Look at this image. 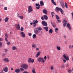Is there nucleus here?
Segmentation results:
<instances>
[{
  "label": "nucleus",
  "mask_w": 73,
  "mask_h": 73,
  "mask_svg": "<svg viewBox=\"0 0 73 73\" xmlns=\"http://www.w3.org/2000/svg\"><path fill=\"white\" fill-rule=\"evenodd\" d=\"M36 24H34L33 25V27H36Z\"/></svg>",
  "instance_id": "56"
},
{
  "label": "nucleus",
  "mask_w": 73,
  "mask_h": 73,
  "mask_svg": "<svg viewBox=\"0 0 73 73\" xmlns=\"http://www.w3.org/2000/svg\"><path fill=\"white\" fill-rule=\"evenodd\" d=\"M5 40L6 41H8V39L7 38H5Z\"/></svg>",
  "instance_id": "61"
},
{
  "label": "nucleus",
  "mask_w": 73,
  "mask_h": 73,
  "mask_svg": "<svg viewBox=\"0 0 73 73\" xmlns=\"http://www.w3.org/2000/svg\"><path fill=\"white\" fill-rule=\"evenodd\" d=\"M51 2L52 3V4L54 5H56V2H54V0H51Z\"/></svg>",
  "instance_id": "20"
},
{
  "label": "nucleus",
  "mask_w": 73,
  "mask_h": 73,
  "mask_svg": "<svg viewBox=\"0 0 73 73\" xmlns=\"http://www.w3.org/2000/svg\"><path fill=\"white\" fill-rule=\"evenodd\" d=\"M32 47L34 48H37V46L35 44H33L32 45Z\"/></svg>",
  "instance_id": "25"
},
{
  "label": "nucleus",
  "mask_w": 73,
  "mask_h": 73,
  "mask_svg": "<svg viewBox=\"0 0 73 73\" xmlns=\"http://www.w3.org/2000/svg\"><path fill=\"white\" fill-rule=\"evenodd\" d=\"M68 28L69 29H70V30L72 29V28H71V27H70V26L69 27H68Z\"/></svg>",
  "instance_id": "58"
},
{
  "label": "nucleus",
  "mask_w": 73,
  "mask_h": 73,
  "mask_svg": "<svg viewBox=\"0 0 73 73\" xmlns=\"http://www.w3.org/2000/svg\"><path fill=\"white\" fill-rule=\"evenodd\" d=\"M5 52H8V50L7 49H5Z\"/></svg>",
  "instance_id": "53"
},
{
  "label": "nucleus",
  "mask_w": 73,
  "mask_h": 73,
  "mask_svg": "<svg viewBox=\"0 0 73 73\" xmlns=\"http://www.w3.org/2000/svg\"><path fill=\"white\" fill-rule=\"evenodd\" d=\"M15 72L17 73H19L20 72V69H16L15 70Z\"/></svg>",
  "instance_id": "15"
},
{
  "label": "nucleus",
  "mask_w": 73,
  "mask_h": 73,
  "mask_svg": "<svg viewBox=\"0 0 73 73\" xmlns=\"http://www.w3.org/2000/svg\"><path fill=\"white\" fill-rule=\"evenodd\" d=\"M20 69L21 72H23V71L24 70V69L23 68H21Z\"/></svg>",
  "instance_id": "39"
},
{
  "label": "nucleus",
  "mask_w": 73,
  "mask_h": 73,
  "mask_svg": "<svg viewBox=\"0 0 73 73\" xmlns=\"http://www.w3.org/2000/svg\"><path fill=\"white\" fill-rule=\"evenodd\" d=\"M17 16L18 17H19L20 16V15H19V14L17 13Z\"/></svg>",
  "instance_id": "48"
},
{
  "label": "nucleus",
  "mask_w": 73,
  "mask_h": 73,
  "mask_svg": "<svg viewBox=\"0 0 73 73\" xmlns=\"http://www.w3.org/2000/svg\"><path fill=\"white\" fill-rule=\"evenodd\" d=\"M40 6H38V7H36V9H40Z\"/></svg>",
  "instance_id": "37"
},
{
  "label": "nucleus",
  "mask_w": 73,
  "mask_h": 73,
  "mask_svg": "<svg viewBox=\"0 0 73 73\" xmlns=\"http://www.w3.org/2000/svg\"><path fill=\"white\" fill-rule=\"evenodd\" d=\"M23 29H24V28H23V27H21V31H23Z\"/></svg>",
  "instance_id": "45"
},
{
  "label": "nucleus",
  "mask_w": 73,
  "mask_h": 73,
  "mask_svg": "<svg viewBox=\"0 0 73 73\" xmlns=\"http://www.w3.org/2000/svg\"><path fill=\"white\" fill-rule=\"evenodd\" d=\"M33 23H34V24H36L38 23V21L37 20H33Z\"/></svg>",
  "instance_id": "23"
},
{
  "label": "nucleus",
  "mask_w": 73,
  "mask_h": 73,
  "mask_svg": "<svg viewBox=\"0 0 73 73\" xmlns=\"http://www.w3.org/2000/svg\"><path fill=\"white\" fill-rule=\"evenodd\" d=\"M56 48L58 50H61V47L60 46H56Z\"/></svg>",
  "instance_id": "16"
},
{
  "label": "nucleus",
  "mask_w": 73,
  "mask_h": 73,
  "mask_svg": "<svg viewBox=\"0 0 73 73\" xmlns=\"http://www.w3.org/2000/svg\"><path fill=\"white\" fill-rule=\"evenodd\" d=\"M39 50V48H36V50Z\"/></svg>",
  "instance_id": "59"
},
{
  "label": "nucleus",
  "mask_w": 73,
  "mask_h": 73,
  "mask_svg": "<svg viewBox=\"0 0 73 73\" xmlns=\"http://www.w3.org/2000/svg\"><path fill=\"white\" fill-rule=\"evenodd\" d=\"M35 61V60L34 59H31V62H32V63H33Z\"/></svg>",
  "instance_id": "34"
},
{
  "label": "nucleus",
  "mask_w": 73,
  "mask_h": 73,
  "mask_svg": "<svg viewBox=\"0 0 73 73\" xmlns=\"http://www.w3.org/2000/svg\"><path fill=\"white\" fill-rule=\"evenodd\" d=\"M64 27H66V23H64L63 24Z\"/></svg>",
  "instance_id": "42"
},
{
  "label": "nucleus",
  "mask_w": 73,
  "mask_h": 73,
  "mask_svg": "<svg viewBox=\"0 0 73 73\" xmlns=\"http://www.w3.org/2000/svg\"><path fill=\"white\" fill-rule=\"evenodd\" d=\"M5 56V54H2V56H3V57H4V56Z\"/></svg>",
  "instance_id": "62"
},
{
  "label": "nucleus",
  "mask_w": 73,
  "mask_h": 73,
  "mask_svg": "<svg viewBox=\"0 0 73 73\" xmlns=\"http://www.w3.org/2000/svg\"><path fill=\"white\" fill-rule=\"evenodd\" d=\"M43 12L44 13L46 14V15H47V11L45 9H44L43 11Z\"/></svg>",
  "instance_id": "13"
},
{
  "label": "nucleus",
  "mask_w": 73,
  "mask_h": 73,
  "mask_svg": "<svg viewBox=\"0 0 73 73\" xmlns=\"http://www.w3.org/2000/svg\"><path fill=\"white\" fill-rule=\"evenodd\" d=\"M21 68H23L24 69H27L28 68V65L26 64H23L22 66H21Z\"/></svg>",
  "instance_id": "4"
},
{
  "label": "nucleus",
  "mask_w": 73,
  "mask_h": 73,
  "mask_svg": "<svg viewBox=\"0 0 73 73\" xmlns=\"http://www.w3.org/2000/svg\"><path fill=\"white\" fill-rule=\"evenodd\" d=\"M40 6H42V5H44V2L42 1H41L40 2Z\"/></svg>",
  "instance_id": "21"
},
{
  "label": "nucleus",
  "mask_w": 73,
  "mask_h": 73,
  "mask_svg": "<svg viewBox=\"0 0 73 73\" xmlns=\"http://www.w3.org/2000/svg\"><path fill=\"white\" fill-rule=\"evenodd\" d=\"M23 73H28V72H27V71H24L23 72Z\"/></svg>",
  "instance_id": "55"
},
{
  "label": "nucleus",
  "mask_w": 73,
  "mask_h": 73,
  "mask_svg": "<svg viewBox=\"0 0 73 73\" xmlns=\"http://www.w3.org/2000/svg\"><path fill=\"white\" fill-rule=\"evenodd\" d=\"M70 24H69V23H68L67 25V27H70Z\"/></svg>",
  "instance_id": "40"
},
{
  "label": "nucleus",
  "mask_w": 73,
  "mask_h": 73,
  "mask_svg": "<svg viewBox=\"0 0 73 73\" xmlns=\"http://www.w3.org/2000/svg\"><path fill=\"white\" fill-rule=\"evenodd\" d=\"M8 20H9V18L7 17L5 19L4 21L6 23H7L8 21Z\"/></svg>",
  "instance_id": "14"
},
{
  "label": "nucleus",
  "mask_w": 73,
  "mask_h": 73,
  "mask_svg": "<svg viewBox=\"0 0 73 73\" xmlns=\"http://www.w3.org/2000/svg\"><path fill=\"white\" fill-rule=\"evenodd\" d=\"M60 11V12H61L62 14V15L64 14V11H63V10H62V9H61V8H59L58 7H56V12H58V11Z\"/></svg>",
  "instance_id": "2"
},
{
  "label": "nucleus",
  "mask_w": 73,
  "mask_h": 73,
  "mask_svg": "<svg viewBox=\"0 0 73 73\" xmlns=\"http://www.w3.org/2000/svg\"><path fill=\"white\" fill-rule=\"evenodd\" d=\"M50 69L52 70L54 69V66H52L50 68Z\"/></svg>",
  "instance_id": "35"
},
{
  "label": "nucleus",
  "mask_w": 73,
  "mask_h": 73,
  "mask_svg": "<svg viewBox=\"0 0 73 73\" xmlns=\"http://www.w3.org/2000/svg\"><path fill=\"white\" fill-rule=\"evenodd\" d=\"M57 21L58 22V23H61V21H60V20L58 19Z\"/></svg>",
  "instance_id": "51"
},
{
  "label": "nucleus",
  "mask_w": 73,
  "mask_h": 73,
  "mask_svg": "<svg viewBox=\"0 0 73 73\" xmlns=\"http://www.w3.org/2000/svg\"><path fill=\"white\" fill-rule=\"evenodd\" d=\"M55 16L56 17L57 20H60V18H59V17H58V16L57 15H55Z\"/></svg>",
  "instance_id": "26"
},
{
  "label": "nucleus",
  "mask_w": 73,
  "mask_h": 73,
  "mask_svg": "<svg viewBox=\"0 0 73 73\" xmlns=\"http://www.w3.org/2000/svg\"><path fill=\"white\" fill-rule=\"evenodd\" d=\"M65 7L66 8H68V5H67V3H66L65 2Z\"/></svg>",
  "instance_id": "32"
},
{
  "label": "nucleus",
  "mask_w": 73,
  "mask_h": 73,
  "mask_svg": "<svg viewBox=\"0 0 73 73\" xmlns=\"http://www.w3.org/2000/svg\"><path fill=\"white\" fill-rule=\"evenodd\" d=\"M32 71L33 73H36V72L35 71V70H32Z\"/></svg>",
  "instance_id": "44"
},
{
  "label": "nucleus",
  "mask_w": 73,
  "mask_h": 73,
  "mask_svg": "<svg viewBox=\"0 0 73 73\" xmlns=\"http://www.w3.org/2000/svg\"><path fill=\"white\" fill-rule=\"evenodd\" d=\"M67 23V21H66V19L63 20V23Z\"/></svg>",
  "instance_id": "33"
},
{
  "label": "nucleus",
  "mask_w": 73,
  "mask_h": 73,
  "mask_svg": "<svg viewBox=\"0 0 73 73\" xmlns=\"http://www.w3.org/2000/svg\"><path fill=\"white\" fill-rule=\"evenodd\" d=\"M60 5L62 6V8H64L65 7V6H64V3L62 2L60 3Z\"/></svg>",
  "instance_id": "22"
},
{
  "label": "nucleus",
  "mask_w": 73,
  "mask_h": 73,
  "mask_svg": "<svg viewBox=\"0 0 73 73\" xmlns=\"http://www.w3.org/2000/svg\"><path fill=\"white\" fill-rule=\"evenodd\" d=\"M37 61L38 62H40L42 63H44L45 62V60L42 57H40L37 59Z\"/></svg>",
  "instance_id": "1"
},
{
  "label": "nucleus",
  "mask_w": 73,
  "mask_h": 73,
  "mask_svg": "<svg viewBox=\"0 0 73 73\" xmlns=\"http://www.w3.org/2000/svg\"><path fill=\"white\" fill-rule=\"evenodd\" d=\"M4 9L5 10V11H7V7H5L4 8Z\"/></svg>",
  "instance_id": "46"
},
{
  "label": "nucleus",
  "mask_w": 73,
  "mask_h": 73,
  "mask_svg": "<svg viewBox=\"0 0 73 73\" xmlns=\"http://www.w3.org/2000/svg\"><path fill=\"white\" fill-rule=\"evenodd\" d=\"M37 29L39 31V32H40V31L42 30V28L40 27H39L37 28Z\"/></svg>",
  "instance_id": "24"
},
{
  "label": "nucleus",
  "mask_w": 73,
  "mask_h": 73,
  "mask_svg": "<svg viewBox=\"0 0 73 73\" xmlns=\"http://www.w3.org/2000/svg\"><path fill=\"white\" fill-rule=\"evenodd\" d=\"M3 39L1 38H0V41H3Z\"/></svg>",
  "instance_id": "63"
},
{
  "label": "nucleus",
  "mask_w": 73,
  "mask_h": 73,
  "mask_svg": "<svg viewBox=\"0 0 73 73\" xmlns=\"http://www.w3.org/2000/svg\"><path fill=\"white\" fill-rule=\"evenodd\" d=\"M35 5L36 7H37V6H40V4L37 3H36L35 4Z\"/></svg>",
  "instance_id": "41"
},
{
  "label": "nucleus",
  "mask_w": 73,
  "mask_h": 73,
  "mask_svg": "<svg viewBox=\"0 0 73 73\" xmlns=\"http://www.w3.org/2000/svg\"><path fill=\"white\" fill-rule=\"evenodd\" d=\"M69 48H70V49H71V48H72V47H71V46L70 45H69Z\"/></svg>",
  "instance_id": "57"
},
{
  "label": "nucleus",
  "mask_w": 73,
  "mask_h": 73,
  "mask_svg": "<svg viewBox=\"0 0 73 73\" xmlns=\"http://www.w3.org/2000/svg\"><path fill=\"white\" fill-rule=\"evenodd\" d=\"M52 26H53V27H54V28L55 27H56V26L55 25H52Z\"/></svg>",
  "instance_id": "60"
},
{
  "label": "nucleus",
  "mask_w": 73,
  "mask_h": 73,
  "mask_svg": "<svg viewBox=\"0 0 73 73\" xmlns=\"http://www.w3.org/2000/svg\"><path fill=\"white\" fill-rule=\"evenodd\" d=\"M28 9V13H30V12H32L33 11V9H32V6H29Z\"/></svg>",
  "instance_id": "5"
},
{
  "label": "nucleus",
  "mask_w": 73,
  "mask_h": 73,
  "mask_svg": "<svg viewBox=\"0 0 73 73\" xmlns=\"http://www.w3.org/2000/svg\"><path fill=\"white\" fill-rule=\"evenodd\" d=\"M19 17V18H20L21 19H23L24 18V17L23 16H20Z\"/></svg>",
  "instance_id": "36"
},
{
  "label": "nucleus",
  "mask_w": 73,
  "mask_h": 73,
  "mask_svg": "<svg viewBox=\"0 0 73 73\" xmlns=\"http://www.w3.org/2000/svg\"><path fill=\"white\" fill-rule=\"evenodd\" d=\"M46 58H47L46 56H45L44 57V60H46Z\"/></svg>",
  "instance_id": "49"
},
{
  "label": "nucleus",
  "mask_w": 73,
  "mask_h": 73,
  "mask_svg": "<svg viewBox=\"0 0 73 73\" xmlns=\"http://www.w3.org/2000/svg\"><path fill=\"white\" fill-rule=\"evenodd\" d=\"M12 49L13 50H17V48L15 46H13L12 47Z\"/></svg>",
  "instance_id": "17"
},
{
  "label": "nucleus",
  "mask_w": 73,
  "mask_h": 73,
  "mask_svg": "<svg viewBox=\"0 0 73 73\" xmlns=\"http://www.w3.org/2000/svg\"><path fill=\"white\" fill-rule=\"evenodd\" d=\"M63 57L67 61H69V56L66 55V54H64L63 55Z\"/></svg>",
  "instance_id": "3"
},
{
  "label": "nucleus",
  "mask_w": 73,
  "mask_h": 73,
  "mask_svg": "<svg viewBox=\"0 0 73 73\" xmlns=\"http://www.w3.org/2000/svg\"><path fill=\"white\" fill-rule=\"evenodd\" d=\"M16 28L17 30H19L20 29V25L19 24L16 25Z\"/></svg>",
  "instance_id": "10"
},
{
  "label": "nucleus",
  "mask_w": 73,
  "mask_h": 73,
  "mask_svg": "<svg viewBox=\"0 0 73 73\" xmlns=\"http://www.w3.org/2000/svg\"><path fill=\"white\" fill-rule=\"evenodd\" d=\"M41 54V52L40 51H39L38 52L37 54H36V58H37L40 55V54Z\"/></svg>",
  "instance_id": "9"
},
{
  "label": "nucleus",
  "mask_w": 73,
  "mask_h": 73,
  "mask_svg": "<svg viewBox=\"0 0 73 73\" xmlns=\"http://www.w3.org/2000/svg\"><path fill=\"white\" fill-rule=\"evenodd\" d=\"M43 28L44 29L46 30V32H48V27H43Z\"/></svg>",
  "instance_id": "12"
},
{
  "label": "nucleus",
  "mask_w": 73,
  "mask_h": 73,
  "mask_svg": "<svg viewBox=\"0 0 73 73\" xmlns=\"http://www.w3.org/2000/svg\"><path fill=\"white\" fill-rule=\"evenodd\" d=\"M34 33L35 34H39L40 31L37 29V28H35L34 29Z\"/></svg>",
  "instance_id": "6"
},
{
  "label": "nucleus",
  "mask_w": 73,
  "mask_h": 73,
  "mask_svg": "<svg viewBox=\"0 0 73 73\" xmlns=\"http://www.w3.org/2000/svg\"><path fill=\"white\" fill-rule=\"evenodd\" d=\"M28 34L29 36H32V33H28Z\"/></svg>",
  "instance_id": "47"
},
{
  "label": "nucleus",
  "mask_w": 73,
  "mask_h": 73,
  "mask_svg": "<svg viewBox=\"0 0 73 73\" xmlns=\"http://www.w3.org/2000/svg\"><path fill=\"white\" fill-rule=\"evenodd\" d=\"M3 70L5 72H8V67H6L5 68H3Z\"/></svg>",
  "instance_id": "8"
},
{
  "label": "nucleus",
  "mask_w": 73,
  "mask_h": 73,
  "mask_svg": "<svg viewBox=\"0 0 73 73\" xmlns=\"http://www.w3.org/2000/svg\"><path fill=\"white\" fill-rule=\"evenodd\" d=\"M30 24L31 25H32L33 24H34V23H33H33H30Z\"/></svg>",
  "instance_id": "64"
},
{
  "label": "nucleus",
  "mask_w": 73,
  "mask_h": 73,
  "mask_svg": "<svg viewBox=\"0 0 73 73\" xmlns=\"http://www.w3.org/2000/svg\"><path fill=\"white\" fill-rule=\"evenodd\" d=\"M31 61V58H30L28 60V63H30Z\"/></svg>",
  "instance_id": "27"
},
{
  "label": "nucleus",
  "mask_w": 73,
  "mask_h": 73,
  "mask_svg": "<svg viewBox=\"0 0 73 73\" xmlns=\"http://www.w3.org/2000/svg\"><path fill=\"white\" fill-rule=\"evenodd\" d=\"M63 37H64V38L66 39V36H65V35H64Z\"/></svg>",
  "instance_id": "50"
},
{
  "label": "nucleus",
  "mask_w": 73,
  "mask_h": 73,
  "mask_svg": "<svg viewBox=\"0 0 73 73\" xmlns=\"http://www.w3.org/2000/svg\"><path fill=\"white\" fill-rule=\"evenodd\" d=\"M41 19L42 20H44V17H43L42 16L41 17Z\"/></svg>",
  "instance_id": "52"
},
{
  "label": "nucleus",
  "mask_w": 73,
  "mask_h": 73,
  "mask_svg": "<svg viewBox=\"0 0 73 73\" xmlns=\"http://www.w3.org/2000/svg\"><path fill=\"white\" fill-rule=\"evenodd\" d=\"M20 34L23 37H25V33L23 32H21Z\"/></svg>",
  "instance_id": "11"
},
{
  "label": "nucleus",
  "mask_w": 73,
  "mask_h": 73,
  "mask_svg": "<svg viewBox=\"0 0 73 73\" xmlns=\"http://www.w3.org/2000/svg\"><path fill=\"white\" fill-rule=\"evenodd\" d=\"M72 72V70L71 69H68V73H71Z\"/></svg>",
  "instance_id": "28"
},
{
  "label": "nucleus",
  "mask_w": 73,
  "mask_h": 73,
  "mask_svg": "<svg viewBox=\"0 0 73 73\" xmlns=\"http://www.w3.org/2000/svg\"><path fill=\"white\" fill-rule=\"evenodd\" d=\"M64 65L63 64L61 66V68H64Z\"/></svg>",
  "instance_id": "54"
},
{
  "label": "nucleus",
  "mask_w": 73,
  "mask_h": 73,
  "mask_svg": "<svg viewBox=\"0 0 73 73\" xmlns=\"http://www.w3.org/2000/svg\"><path fill=\"white\" fill-rule=\"evenodd\" d=\"M4 61H5V62H9V60H8V58H5L4 59Z\"/></svg>",
  "instance_id": "19"
},
{
  "label": "nucleus",
  "mask_w": 73,
  "mask_h": 73,
  "mask_svg": "<svg viewBox=\"0 0 73 73\" xmlns=\"http://www.w3.org/2000/svg\"><path fill=\"white\" fill-rule=\"evenodd\" d=\"M43 17L45 20H48V16H46V15H44L43 16Z\"/></svg>",
  "instance_id": "18"
},
{
  "label": "nucleus",
  "mask_w": 73,
  "mask_h": 73,
  "mask_svg": "<svg viewBox=\"0 0 73 73\" xmlns=\"http://www.w3.org/2000/svg\"><path fill=\"white\" fill-rule=\"evenodd\" d=\"M42 24L43 26H48V24H47V23L46 22H45L44 21H43L42 22Z\"/></svg>",
  "instance_id": "7"
},
{
  "label": "nucleus",
  "mask_w": 73,
  "mask_h": 73,
  "mask_svg": "<svg viewBox=\"0 0 73 73\" xmlns=\"http://www.w3.org/2000/svg\"><path fill=\"white\" fill-rule=\"evenodd\" d=\"M33 38H35L36 37V35L35 34H34L33 35Z\"/></svg>",
  "instance_id": "30"
},
{
  "label": "nucleus",
  "mask_w": 73,
  "mask_h": 73,
  "mask_svg": "<svg viewBox=\"0 0 73 73\" xmlns=\"http://www.w3.org/2000/svg\"><path fill=\"white\" fill-rule=\"evenodd\" d=\"M58 28H56L55 29L54 31H55V32H56V33H57V32H58Z\"/></svg>",
  "instance_id": "29"
},
{
  "label": "nucleus",
  "mask_w": 73,
  "mask_h": 73,
  "mask_svg": "<svg viewBox=\"0 0 73 73\" xmlns=\"http://www.w3.org/2000/svg\"><path fill=\"white\" fill-rule=\"evenodd\" d=\"M49 32L50 33H52V32H53V30H52V29H50Z\"/></svg>",
  "instance_id": "31"
},
{
  "label": "nucleus",
  "mask_w": 73,
  "mask_h": 73,
  "mask_svg": "<svg viewBox=\"0 0 73 73\" xmlns=\"http://www.w3.org/2000/svg\"><path fill=\"white\" fill-rule=\"evenodd\" d=\"M5 36L7 38H8V35H7V34H5Z\"/></svg>",
  "instance_id": "43"
},
{
  "label": "nucleus",
  "mask_w": 73,
  "mask_h": 73,
  "mask_svg": "<svg viewBox=\"0 0 73 73\" xmlns=\"http://www.w3.org/2000/svg\"><path fill=\"white\" fill-rule=\"evenodd\" d=\"M62 60H63V62H64V63H65L66 62V60L65 59H64V58H63Z\"/></svg>",
  "instance_id": "38"
}]
</instances>
